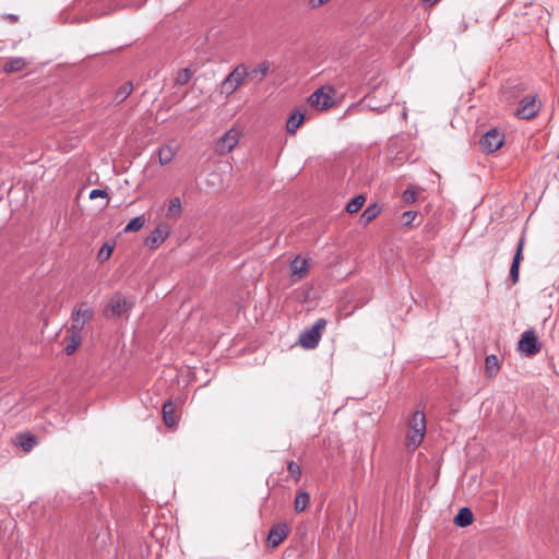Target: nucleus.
<instances>
[{
    "mask_svg": "<svg viewBox=\"0 0 559 559\" xmlns=\"http://www.w3.org/2000/svg\"><path fill=\"white\" fill-rule=\"evenodd\" d=\"M407 426L408 432L406 435V447L411 450H415L423 442L427 429L424 412H414Z\"/></svg>",
    "mask_w": 559,
    "mask_h": 559,
    "instance_id": "f257e3e1",
    "label": "nucleus"
},
{
    "mask_svg": "<svg viewBox=\"0 0 559 559\" xmlns=\"http://www.w3.org/2000/svg\"><path fill=\"white\" fill-rule=\"evenodd\" d=\"M248 76V67L245 63H239L221 83L219 93L229 97L245 84Z\"/></svg>",
    "mask_w": 559,
    "mask_h": 559,
    "instance_id": "f03ea898",
    "label": "nucleus"
},
{
    "mask_svg": "<svg viewBox=\"0 0 559 559\" xmlns=\"http://www.w3.org/2000/svg\"><path fill=\"white\" fill-rule=\"evenodd\" d=\"M518 105L513 115L525 120L535 118L542 109V102L538 99V94L534 92H528L525 96L521 97Z\"/></svg>",
    "mask_w": 559,
    "mask_h": 559,
    "instance_id": "7ed1b4c3",
    "label": "nucleus"
},
{
    "mask_svg": "<svg viewBox=\"0 0 559 559\" xmlns=\"http://www.w3.org/2000/svg\"><path fill=\"white\" fill-rule=\"evenodd\" d=\"M328 322L325 319H318L314 324L305 329L299 335V344L306 349H313L318 346L322 331L325 329Z\"/></svg>",
    "mask_w": 559,
    "mask_h": 559,
    "instance_id": "20e7f679",
    "label": "nucleus"
},
{
    "mask_svg": "<svg viewBox=\"0 0 559 559\" xmlns=\"http://www.w3.org/2000/svg\"><path fill=\"white\" fill-rule=\"evenodd\" d=\"M519 348L527 356H535L540 352L542 345L533 330H527L522 334L519 341Z\"/></svg>",
    "mask_w": 559,
    "mask_h": 559,
    "instance_id": "39448f33",
    "label": "nucleus"
},
{
    "mask_svg": "<svg viewBox=\"0 0 559 559\" xmlns=\"http://www.w3.org/2000/svg\"><path fill=\"white\" fill-rule=\"evenodd\" d=\"M171 228L167 223L158 224L145 239V245L151 249H156L170 235Z\"/></svg>",
    "mask_w": 559,
    "mask_h": 559,
    "instance_id": "423d86ee",
    "label": "nucleus"
},
{
    "mask_svg": "<svg viewBox=\"0 0 559 559\" xmlns=\"http://www.w3.org/2000/svg\"><path fill=\"white\" fill-rule=\"evenodd\" d=\"M504 135L496 129H491L485 133L480 140V146L484 151L492 153L500 148L503 144Z\"/></svg>",
    "mask_w": 559,
    "mask_h": 559,
    "instance_id": "0eeeda50",
    "label": "nucleus"
},
{
    "mask_svg": "<svg viewBox=\"0 0 559 559\" xmlns=\"http://www.w3.org/2000/svg\"><path fill=\"white\" fill-rule=\"evenodd\" d=\"M525 245V235L523 234L518 242L516 250L510 267V278L513 284L519 282L520 264L523 260V249Z\"/></svg>",
    "mask_w": 559,
    "mask_h": 559,
    "instance_id": "6e6552de",
    "label": "nucleus"
},
{
    "mask_svg": "<svg viewBox=\"0 0 559 559\" xmlns=\"http://www.w3.org/2000/svg\"><path fill=\"white\" fill-rule=\"evenodd\" d=\"M238 141V132L235 130H229L218 140L216 144V151L219 154H226L237 145Z\"/></svg>",
    "mask_w": 559,
    "mask_h": 559,
    "instance_id": "1a4fd4ad",
    "label": "nucleus"
},
{
    "mask_svg": "<svg viewBox=\"0 0 559 559\" xmlns=\"http://www.w3.org/2000/svg\"><path fill=\"white\" fill-rule=\"evenodd\" d=\"M128 310V304L126 298L120 295H115L108 302L105 314L111 317H120Z\"/></svg>",
    "mask_w": 559,
    "mask_h": 559,
    "instance_id": "9d476101",
    "label": "nucleus"
},
{
    "mask_svg": "<svg viewBox=\"0 0 559 559\" xmlns=\"http://www.w3.org/2000/svg\"><path fill=\"white\" fill-rule=\"evenodd\" d=\"M289 528L287 524L280 523L274 525L267 535V543L272 547H277L288 535Z\"/></svg>",
    "mask_w": 559,
    "mask_h": 559,
    "instance_id": "9b49d317",
    "label": "nucleus"
},
{
    "mask_svg": "<svg viewBox=\"0 0 559 559\" xmlns=\"http://www.w3.org/2000/svg\"><path fill=\"white\" fill-rule=\"evenodd\" d=\"M309 104L320 109H328L333 105V100L329 93H325L323 88H319L310 95Z\"/></svg>",
    "mask_w": 559,
    "mask_h": 559,
    "instance_id": "f8f14e48",
    "label": "nucleus"
},
{
    "mask_svg": "<svg viewBox=\"0 0 559 559\" xmlns=\"http://www.w3.org/2000/svg\"><path fill=\"white\" fill-rule=\"evenodd\" d=\"M309 269V259H302L300 255H297L290 262L292 276L297 281L304 278Z\"/></svg>",
    "mask_w": 559,
    "mask_h": 559,
    "instance_id": "ddd939ff",
    "label": "nucleus"
},
{
    "mask_svg": "<svg viewBox=\"0 0 559 559\" xmlns=\"http://www.w3.org/2000/svg\"><path fill=\"white\" fill-rule=\"evenodd\" d=\"M527 93L528 92H526L525 85L516 84L514 86L508 87L504 91L503 96H504V99L508 102V104L515 105V104L520 103L521 97L525 96V94H527Z\"/></svg>",
    "mask_w": 559,
    "mask_h": 559,
    "instance_id": "4468645a",
    "label": "nucleus"
},
{
    "mask_svg": "<svg viewBox=\"0 0 559 559\" xmlns=\"http://www.w3.org/2000/svg\"><path fill=\"white\" fill-rule=\"evenodd\" d=\"M270 67L271 64L267 60L260 62L254 69L249 71L248 79L257 81L259 83L262 82L264 78L267 75Z\"/></svg>",
    "mask_w": 559,
    "mask_h": 559,
    "instance_id": "2eb2a0df",
    "label": "nucleus"
},
{
    "mask_svg": "<svg viewBox=\"0 0 559 559\" xmlns=\"http://www.w3.org/2000/svg\"><path fill=\"white\" fill-rule=\"evenodd\" d=\"M474 519L473 512L469 508H461L457 514L454 516V524L459 527H466L472 524Z\"/></svg>",
    "mask_w": 559,
    "mask_h": 559,
    "instance_id": "dca6fc26",
    "label": "nucleus"
},
{
    "mask_svg": "<svg viewBox=\"0 0 559 559\" xmlns=\"http://www.w3.org/2000/svg\"><path fill=\"white\" fill-rule=\"evenodd\" d=\"M175 408L176 407L170 400L165 402L163 405V420L167 427H174L177 424Z\"/></svg>",
    "mask_w": 559,
    "mask_h": 559,
    "instance_id": "f3484780",
    "label": "nucleus"
},
{
    "mask_svg": "<svg viewBox=\"0 0 559 559\" xmlns=\"http://www.w3.org/2000/svg\"><path fill=\"white\" fill-rule=\"evenodd\" d=\"M26 66H27V62H26V60L24 58L15 57V58L9 59L4 63L3 71L5 73L20 72V71L24 70Z\"/></svg>",
    "mask_w": 559,
    "mask_h": 559,
    "instance_id": "a211bd4d",
    "label": "nucleus"
},
{
    "mask_svg": "<svg viewBox=\"0 0 559 559\" xmlns=\"http://www.w3.org/2000/svg\"><path fill=\"white\" fill-rule=\"evenodd\" d=\"M176 152H177V148H175L168 144L162 145L157 151L159 164L160 165L169 164L174 159Z\"/></svg>",
    "mask_w": 559,
    "mask_h": 559,
    "instance_id": "6ab92c4d",
    "label": "nucleus"
},
{
    "mask_svg": "<svg viewBox=\"0 0 559 559\" xmlns=\"http://www.w3.org/2000/svg\"><path fill=\"white\" fill-rule=\"evenodd\" d=\"M182 214L181 200L178 197L173 198L169 201L166 217L169 219L177 221Z\"/></svg>",
    "mask_w": 559,
    "mask_h": 559,
    "instance_id": "aec40b11",
    "label": "nucleus"
},
{
    "mask_svg": "<svg viewBox=\"0 0 559 559\" xmlns=\"http://www.w3.org/2000/svg\"><path fill=\"white\" fill-rule=\"evenodd\" d=\"M64 342H66L64 353L68 356H70L80 346V344L82 342V337H81V335H75V334L67 331V336L64 337Z\"/></svg>",
    "mask_w": 559,
    "mask_h": 559,
    "instance_id": "412c9836",
    "label": "nucleus"
},
{
    "mask_svg": "<svg viewBox=\"0 0 559 559\" xmlns=\"http://www.w3.org/2000/svg\"><path fill=\"white\" fill-rule=\"evenodd\" d=\"M500 369L499 360L496 355H488L485 358V374L487 378H493Z\"/></svg>",
    "mask_w": 559,
    "mask_h": 559,
    "instance_id": "4be33fe9",
    "label": "nucleus"
},
{
    "mask_svg": "<svg viewBox=\"0 0 559 559\" xmlns=\"http://www.w3.org/2000/svg\"><path fill=\"white\" fill-rule=\"evenodd\" d=\"M305 120V116L301 112H294L286 122V131L289 134H295L297 129L301 126Z\"/></svg>",
    "mask_w": 559,
    "mask_h": 559,
    "instance_id": "5701e85b",
    "label": "nucleus"
},
{
    "mask_svg": "<svg viewBox=\"0 0 559 559\" xmlns=\"http://www.w3.org/2000/svg\"><path fill=\"white\" fill-rule=\"evenodd\" d=\"M73 312L85 323L90 322L94 316V309L87 302L80 304L79 308Z\"/></svg>",
    "mask_w": 559,
    "mask_h": 559,
    "instance_id": "b1692460",
    "label": "nucleus"
},
{
    "mask_svg": "<svg viewBox=\"0 0 559 559\" xmlns=\"http://www.w3.org/2000/svg\"><path fill=\"white\" fill-rule=\"evenodd\" d=\"M133 91L132 82H126L122 84L115 94L114 100L116 103H122Z\"/></svg>",
    "mask_w": 559,
    "mask_h": 559,
    "instance_id": "393cba45",
    "label": "nucleus"
},
{
    "mask_svg": "<svg viewBox=\"0 0 559 559\" xmlns=\"http://www.w3.org/2000/svg\"><path fill=\"white\" fill-rule=\"evenodd\" d=\"M37 443V440L34 436L32 435H27V433H24V435H20L17 437V444L25 451V452H29L34 447L35 444Z\"/></svg>",
    "mask_w": 559,
    "mask_h": 559,
    "instance_id": "a878e982",
    "label": "nucleus"
},
{
    "mask_svg": "<svg viewBox=\"0 0 559 559\" xmlns=\"http://www.w3.org/2000/svg\"><path fill=\"white\" fill-rule=\"evenodd\" d=\"M366 199L364 195L359 194L353 198L346 205V211L349 214L357 213L364 205Z\"/></svg>",
    "mask_w": 559,
    "mask_h": 559,
    "instance_id": "bb28decb",
    "label": "nucleus"
},
{
    "mask_svg": "<svg viewBox=\"0 0 559 559\" xmlns=\"http://www.w3.org/2000/svg\"><path fill=\"white\" fill-rule=\"evenodd\" d=\"M145 224L144 215H139L132 218L124 227L126 233H134L140 230Z\"/></svg>",
    "mask_w": 559,
    "mask_h": 559,
    "instance_id": "cd10ccee",
    "label": "nucleus"
},
{
    "mask_svg": "<svg viewBox=\"0 0 559 559\" xmlns=\"http://www.w3.org/2000/svg\"><path fill=\"white\" fill-rule=\"evenodd\" d=\"M310 501V496L306 491L299 492L295 498V511L302 512Z\"/></svg>",
    "mask_w": 559,
    "mask_h": 559,
    "instance_id": "c85d7f7f",
    "label": "nucleus"
},
{
    "mask_svg": "<svg viewBox=\"0 0 559 559\" xmlns=\"http://www.w3.org/2000/svg\"><path fill=\"white\" fill-rule=\"evenodd\" d=\"M71 321V326L68 329V332H71L75 335H81V332L86 323L83 322L80 317H76L74 312H72Z\"/></svg>",
    "mask_w": 559,
    "mask_h": 559,
    "instance_id": "c756f323",
    "label": "nucleus"
},
{
    "mask_svg": "<svg viewBox=\"0 0 559 559\" xmlns=\"http://www.w3.org/2000/svg\"><path fill=\"white\" fill-rule=\"evenodd\" d=\"M379 213V210L377 209L376 205H369L361 214V219L365 222V223H369L371 222L372 219L376 218V216L378 215Z\"/></svg>",
    "mask_w": 559,
    "mask_h": 559,
    "instance_id": "7c9ffc66",
    "label": "nucleus"
},
{
    "mask_svg": "<svg viewBox=\"0 0 559 559\" xmlns=\"http://www.w3.org/2000/svg\"><path fill=\"white\" fill-rule=\"evenodd\" d=\"M191 79V72L189 69H181L176 78H175V83L177 85H185L189 82V80Z\"/></svg>",
    "mask_w": 559,
    "mask_h": 559,
    "instance_id": "2f4dec72",
    "label": "nucleus"
},
{
    "mask_svg": "<svg viewBox=\"0 0 559 559\" xmlns=\"http://www.w3.org/2000/svg\"><path fill=\"white\" fill-rule=\"evenodd\" d=\"M287 469H288L289 474L292 475V477L296 481H298L300 479V477H301V468H300V466L296 462H294V461L289 462L287 464Z\"/></svg>",
    "mask_w": 559,
    "mask_h": 559,
    "instance_id": "473e14b6",
    "label": "nucleus"
},
{
    "mask_svg": "<svg viewBox=\"0 0 559 559\" xmlns=\"http://www.w3.org/2000/svg\"><path fill=\"white\" fill-rule=\"evenodd\" d=\"M417 212L415 211H407L404 212L402 215V221L404 226H411L414 219L417 217Z\"/></svg>",
    "mask_w": 559,
    "mask_h": 559,
    "instance_id": "72a5a7b5",
    "label": "nucleus"
},
{
    "mask_svg": "<svg viewBox=\"0 0 559 559\" xmlns=\"http://www.w3.org/2000/svg\"><path fill=\"white\" fill-rule=\"evenodd\" d=\"M111 252H112V247L108 246V245H104L98 252V260L99 261L107 260L110 257Z\"/></svg>",
    "mask_w": 559,
    "mask_h": 559,
    "instance_id": "f704fd0d",
    "label": "nucleus"
},
{
    "mask_svg": "<svg viewBox=\"0 0 559 559\" xmlns=\"http://www.w3.org/2000/svg\"><path fill=\"white\" fill-rule=\"evenodd\" d=\"M416 191L415 190H412V189H406L404 192H403V200L404 202L406 203H413L416 201Z\"/></svg>",
    "mask_w": 559,
    "mask_h": 559,
    "instance_id": "c9c22d12",
    "label": "nucleus"
},
{
    "mask_svg": "<svg viewBox=\"0 0 559 559\" xmlns=\"http://www.w3.org/2000/svg\"><path fill=\"white\" fill-rule=\"evenodd\" d=\"M96 198H108V193L103 189H94L90 192V199L94 200Z\"/></svg>",
    "mask_w": 559,
    "mask_h": 559,
    "instance_id": "e433bc0d",
    "label": "nucleus"
},
{
    "mask_svg": "<svg viewBox=\"0 0 559 559\" xmlns=\"http://www.w3.org/2000/svg\"><path fill=\"white\" fill-rule=\"evenodd\" d=\"M329 0H310V5L311 8L316 9V8H320L322 7L323 4H325Z\"/></svg>",
    "mask_w": 559,
    "mask_h": 559,
    "instance_id": "4c0bfd02",
    "label": "nucleus"
},
{
    "mask_svg": "<svg viewBox=\"0 0 559 559\" xmlns=\"http://www.w3.org/2000/svg\"><path fill=\"white\" fill-rule=\"evenodd\" d=\"M439 0H423L424 3L428 4V5H433L438 2Z\"/></svg>",
    "mask_w": 559,
    "mask_h": 559,
    "instance_id": "58836bf2",
    "label": "nucleus"
},
{
    "mask_svg": "<svg viewBox=\"0 0 559 559\" xmlns=\"http://www.w3.org/2000/svg\"><path fill=\"white\" fill-rule=\"evenodd\" d=\"M10 17H11V20H13V21H16V20H17V17H16L15 15H11Z\"/></svg>",
    "mask_w": 559,
    "mask_h": 559,
    "instance_id": "ea45409f",
    "label": "nucleus"
}]
</instances>
